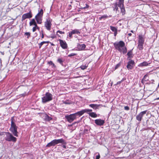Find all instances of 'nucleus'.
Returning <instances> with one entry per match:
<instances>
[{"label":"nucleus","instance_id":"f8f14e48","mask_svg":"<svg viewBox=\"0 0 159 159\" xmlns=\"http://www.w3.org/2000/svg\"><path fill=\"white\" fill-rule=\"evenodd\" d=\"M58 41L59 42L60 46L62 49H66L67 48L68 45L66 42L65 40L59 39Z\"/></svg>","mask_w":159,"mask_h":159},{"label":"nucleus","instance_id":"79ce46f5","mask_svg":"<svg viewBox=\"0 0 159 159\" xmlns=\"http://www.w3.org/2000/svg\"><path fill=\"white\" fill-rule=\"evenodd\" d=\"M89 5H88V4H86V6L85 7H82L81 8L82 9H86L87 8H89Z\"/></svg>","mask_w":159,"mask_h":159},{"label":"nucleus","instance_id":"de8ad7c7","mask_svg":"<svg viewBox=\"0 0 159 159\" xmlns=\"http://www.w3.org/2000/svg\"><path fill=\"white\" fill-rule=\"evenodd\" d=\"M117 34V31H116L115 32H114V36L116 37V36Z\"/></svg>","mask_w":159,"mask_h":159},{"label":"nucleus","instance_id":"864d4df0","mask_svg":"<svg viewBox=\"0 0 159 159\" xmlns=\"http://www.w3.org/2000/svg\"><path fill=\"white\" fill-rule=\"evenodd\" d=\"M56 38V36H52L51 37V38H52V39H54V38Z\"/></svg>","mask_w":159,"mask_h":159},{"label":"nucleus","instance_id":"423d86ee","mask_svg":"<svg viewBox=\"0 0 159 159\" xmlns=\"http://www.w3.org/2000/svg\"><path fill=\"white\" fill-rule=\"evenodd\" d=\"M52 95L49 92L46 93L44 96L42 98V102L45 103L52 100Z\"/></svg>","mask_w":159,"mask_h":159},{"label":"nucleus","instance_id":"412c9836","mask_svg":"<svg viewBox=\"0 0 159 159\" xmlns=\"http://www.w3.org/2000/svg\"><path fill=\"white\" fill-rule=\"evenodd\" d=\"M144 43H140L138 42V47L139 50H142L143 48V44Z\"/></svg>","mask_w":159,"mask_h":159},{"label":"nucleus","instance_id":"7c9ffc66","mask_svg":"<svg viewBox=\"0 0 159 159\" xmlns=\"http://www.w3.org/2000/svg\"><path fill=\"white\" fill-rule=\"evenodd\" d=\"M57 61L62 66L63 65V61L62 58H58L57 59Z\"/></svg>","mask_w":159,"mask_h":159},{"label":"nucleus","instance_id":"39448f33","mask_svg":"<svg viewBox=\"0 0 159 159\" xmlns=\"http://www.w3.org/2000/svg\"><path fill=\"white\" fill-rule=\"evenodd\" d=\"M6 136L5 138V140L6 141L10 142L12 141L14 142H16V138L14 137L13 135L9 132H5Z\"/></svg>","mask_w":159,"mask_h":159},{"label":"nucleus","instance_id":"20e7f679","mask_svg":"<svg viewBox=\"0 0 159 159\" xmlns=\"http://www.w3.org/2000/svg\"><path fill=\"white\" fill-rule=\"evenodd\" d=\"M43 13V10L41 9L35 16V18L38 24H41L42 23Z\"/></svg>","mask_w":159,"mask_h":159},{"label":"nucleus","instance_id":"9d476101","mask_svg":"<svg viewBox=\"0 0 159 159\" xmlns=\"http://www.w3.org/2000/svg\"><path fill=\"white\" fill-rule=\"evenodd\" d=\"M147 111H141L136 116V120L139 122H140L143 118L144 115L146 113Z\"/></svg>","mask_w":159,"mask_h":159},{"label":"nucleus","instance_id":"aec40b11","mask_svg":"<svg viewBox=\"0 0 159 159\" xmlns=\"http://www.w3.org/2000/svg\"><path fill=\"white\" fill-rule=\"evenodd\" d=\"M133 49H132L128 52L127 54V55L128 56V58L133 57Z\"/></svg>","mask_w":159,"mask_h":159},{"label":"nucleus","instance_id":"72a5a7b5","mask_svg":"<svg viewBox=\"0 0 159 159\" xmlns=\"http://www.w3.org/2000/svg\"><path fill=\"white\" fill-rule=\"evenodd\" d=\"M88 66H86V65H82L80 66V68L82 70H84L85 69H86L87 67H88Z\"/></svg>","mask_w":159,"mask_h":159},{"label":"nucleus","instance_id":"e433bc0d","mask_svg":"<svg viewBox=\"0 0 159 159\" xmlns=\"http://www.w3.org/2000/svg\"><path fill=\"white\" fill-rule=\"evenodd\" d=\"M77 55V54L76 53H70V54H69L68 55V56L69 57H72V56H76Z\"/></svg>","mask_w":159,"mask_h":159},{"label":"nucleus","instance_id":"603ef678","mask_svg":"<svg viewBox=\"0 0 159 159\" xmlns=\"http://www.w3.org/2000/svg\"><path fill=\"white\" fill-rule=\"evenodd\" d=\"M128 35L129 36H131L132 35V34L130 33L128 34Z\"/></svg>","mask_w":159,"mask_h":159},{"label":"nucleus","instance_id":"4c0bfd02","mask_svg":"<svg viewBox=\"0 0 159 159\" xmlns=\"http://www.w3.org/2000/svg\"><path fill=\"white\" fill-rule=\"evenodd\" d=\"M120 66V63H119L118 64H116V66L115 67V70H116Z\"/></svg>","mask_w":159,"mask_h":159},{"label":"nucleus","instance_id":"4468645a","mask_svg":"<svg viewBox=\"0 0 159 159\" xmlns=\"http://www.w3.org/2000/svg\"><path fill=\"white\" fill-rule=\"evenodd\" d=\"M95 123L97 125L102 126L104 124L105 121L100 119L95 120Z\"/></svg>","mask_w":159,"mask_h":159},{"label":"nucleus","instance_id":"58836bf2","mask_svg":"<svg viewBox=\"0 0 159 159\" xmlns=\"http://www.w3.org/2000/svg\"><path fill=\"white\" fill-rule=\"evenodd\" d=\"M37 24V23L36 24H35L34 25V27L36 28V29H37V30H39L40 28H39V27L38 26Z\"/></svg>","mask_w":159,"mask_h":159},{"label":"nucleus","instance_id":"ddd939ff","mask_svg":"<svg viewBox=\"0 0 159 159\" xmlns=\"http://www.w3.org/2000/svg\"><path fill=\"white\" fill-rule=\"evenodd\" d=\"M68 34V36L69 37H70V38H71L72 37V35L73 34H80V32L78 30L75 29L72 30L70 32H69Z\"/></svg>","mask_w":159,"mask_h":159},{"label":"nucleus","instance_id":"c03bdc74","mask_svg":"<svg viewBox=\"0 0 159 159\" xmlns=\"http://www.w3.org/2000/svg\"><path fill=\"white\" fill-rule=\"evenodd\" d=\"M124 80L122 79L120 81H118L116 83V85L120 84Z\"/></svg>","mask_w":159,"mask_h":159},{"label":"nucleus","instance_id":"13d9d810","mask_svg":"<svg viewBox=\"0 0 159 159\" xmlns=\"http://www.w3.org/2000/svg\"><path fill=\"white\" fill-rule=\"evenodd\" d=\"M158 87H159V83H158Z\"/></svg>","mask_w":159,"mask_h":159},{"label":"nucleus","instance_id":"393cba45","mask_svg":"<svg viewBox=\"0 0 159 159\" xmlns=\"http://www.w3.org/2000/svg\"><path fill=\"white\" fill-rule=\"evenodd\" d=\"M121 9V12L122 15H124L125 13V9L124 6L120 7Z\"/></svg>","mask_w":159,"mask_h":159},{"label":"nucleus","instance_id":"f3484780","mask_svg":"<svg viewBox=\"0 0 159 159\" xmlns=\"http://www.w3.org/2000/svg\"><path fill=\"white\" fill-rule=\"evenodd\" d=\"M84 112L83 110H82L80 111H78L76 113H74V115L75 116L76 118L77 116H78L79 117H80L83 115L84 114Z\"/></svg>","mask_w":159,"mask_h":159},{"label":"nucleus","instance_id":"0eeeda50","mask_svg":"<svg viewBox=\"0 0 159 159\" xmlns=\"http://www.w3.org/2000/svg\"><path fill=\"white\" fill-rule=\"evenodd\" d=\"M52 19L49 17L47 18L44 22V26L48 31H50L51 30L52 22Z\"/></svg>","mask_w":159,"mask_h":159},{"label":"nucleus","instance_id":"7ed1b4c3","mask_svg":"<svg viewBox=\"0 0 159 159\" xmlns=\"http://www.w3.org/2000/svg\"><path fill=\"white\" fill-rule=\"evenodd\" d=\"M59 143L66 144V142L63 139H55L52 141L48 143L46 145V147H50L52 146H55L56 145Z\"/></svg>","mask_w":159,"mask_h":159},{"label":"nucleus","instance_id":"4be33fe9","mask_svg":"<svg viewBox=\"0 0 159 159\" xmlns=\"http://www.w3.org/2000/svg\"><path fill=\"white\" fill-rule=\"evenodd\" d=\"M119 2L118 3V7H120L124 6V0H119Z\"/></svg>","mask_w":159,"mask_h":159},{"label":"nucleus","instance_id":"a18cd8bd","mask_svg":"<svg viewBox=\"0 0 159 159\" xmlns=\"http://www.w3.org/2000/svg\"><path fill=\"white\" fill-rule=\"evenodd\" d=\"M37 30V29H36V28L33 27L32 28V31L33 32H34L36 30Z\"/></svg>","mask_w":159,"mask_h":159},{"label":"nucleus","instance_id":"49530a36","mask_svg":"<svg viewBox=\"0 0 159 159\" xmlns=\"http://www.w3.org/2000/svg\"><path fill=\"white\" fill-rule=\"evenodd\" d=\"M100 154H99L98 155L96 156V159H99L100 158Z\"/></svg>","mask_w":159,"mask_h":159},{"label":"nucleus","instance_id":"dca6fc26","mask_svg":"<svg viewBox=\"0 0 159 159\" xmlns=\"http://www.w3.org/2000/svg\"><path fill=\"white\" fill-rule=\"evenodd\" d=\"M145 38L144 35L142 34H140L138 36V43H142L144 42Z\"/></svg>","mask_w":159,"mask_h":159},{"label":"nucleus","instance_id":"cd10ccee","mask_svg":"<svg viewBox=\"0 0 159 159\" xmlns=\"http://www.w3.org/2000/svg\"><path fill=\"white\" fill-rule=\"evenodd\" d=\"M148 64L147 61H143L142 63H141L140 64L139 66H148Z\"/></svg>","mask_w":159,"mask_h":159},{"label":"nucleus","instance_id":"8fccbe9b","mask_svg":"<svg viewBox=\"0 0 159 159\" xmlns=\"http://www.w3.org/2000/svg\"><path fill=\"white\" fill-rule=\"evenodd\" d=\"M42 36H41V39H42L43 38H44V35L42 33L41 34Z\"/></svg>","mask_w":159,"mask_h":159},{"label":"nucleus","instance_id":"1a4fd4ad","mask_svg":"<svg viewBox=\"0 0 159 159\" xmlns=\"http://www.w3.org/2000/svg\"><path fill=\"white\" fill-rule=\"evenodd\" d=\"M65 118L69 123H71L76 119L75 116L74 114L65 116Z\"/></svg>","mask_w":159,"mask_h":159},{"label":"nucleus","instance_id":"3c124183","mask_svg":"<svg viewBox=\"0 0 159 159\" xmlns=\"http://www.w3.org/2000/svg\"><path fill=\"white\" fill-rule=\"evenodd\" d=\"M62 147L64 148H66V145H63L62 146Z\"/></svg>","mask_w":159,"mask_h":159},{"label":"nucleus","instance_id":"c85d7f7f","mask_svg":"<svg viewBox=\"0 0 159 159\" xmlns=\"http://www.w3.org/2000/svg\"><path fill=\"white\" fill-rule=\"evenodd\" d=\"M118 5L117 2H116L114 4V7L113 10L114 11H117L118 10Z\"/></svg>","mask_w":159,"mask_h":159},{"label":"nucleus","instance_id":"f03ea898","mask_svg":"<svg viewBox=\"0 0 159 159\" xmlns=\"http://www.w3.org/2000/svg\"><path fill=\"white\" fill-rule=\"evenodd\" d=\"M11 120V122L10 130L15 136L18 137V132L17 130L18 127L15 123L14 117V116L12 117Z\"/></svg>","mask_w":159,"mask_h":159},{"label":"nucleus","instance_id":"6e6d98bb","mask_svg":"<svg viewBox=\"0 0 159 159\" xmlns=\"http://www.w3.org/2000/svg\"><path fill=\"white\" fill-rule=\"evenodd\" d=\"M131 32L132 33H134V31H133V30H131Z\"/></svg>","mask_w":159,"mask_h":159},{"label":"nucleus","instance_id":"a19ab883","mask_svg":"<svg viewBox=\"0 0 159 159\" xmlns=\"http://www.w3.org/2000/svg\"><path fill=\"white\" fill-rule=\"evenodd\" d=\"M47 119L49 121L51 120H52V118L50 117H49V116H47Z\"/></svg>","mask_w":159,"mask_h":159},{"label":"nucleus","instance_id":"2f4dec72","mask_svg":"<svg viewBox=\"0 0 159 159\" xmlns=\"http://www.w3.org/2000/svg\"><path fill=\"white\" fill-rule=\"evenodd\" d=\"M84 113H87L88 114H89V113H89V112H91L92 111V109H85L83 110Z\"/></svg>","mask_w":159,"mask_h":159},{"label":"nucleus","instance_id":"2eb2a0df","mask_svg":"<svg viewBox=\"0 0 159 159\" xmlns=\"http://www.w3.org/2000/svg\"><path fill=\"white\" fill-rule=\"evenodd\" d=\"M89 106L93 108L94 110H96L98 109V107L100 106H102V104H91L89 105Z\"/></svg>","mask_w":159,"mask_h":159},{"label":"nucleus","instance_id":"b1692460","mask_svg":"<svg viewBox=\"0 0 159 159\" xmlns=\"http://www.w3.org/2000/svg\"><path fill=\"white\" fill-rule=\"evenodd\" d=\"M37 22L35 21L34 19H33L30 22L29 24L30 26H32L34 25Z\"/></svg>","mask_w":159,"mask_h":159},{"label":"nucleus","instance_id":"a878e982","mask_svg":"<svg viewBox=\"0 0 159 159\" xmlns=\"http://www.w3.org/2000/svg\"><path fill=\"white\" fill-rule=\"evenodd\" d=\"M89 115L92 117L96 118L97 117V114L95 112H92L89 113Z\"/></svg>","mask_w":159,"mask_h":159},{"label":"nucleus","instance_id":"a211bd4d","mask_svg":"<svg viewBox=\"0 0 159 159\" xmlns=\"http://www.w3.org/2000/svg\"><path fill=\"white\" fill-rule=\"evenodd\" d=\"M78 48L79 50H84L86 48V45L84 44H79L78 46Z\"/></svg>","mask_w":159,"mask_h":159},{"label":"nucleus","instance_id":"c756f323","mask_svg":"<svg viewBox=\"0 0 159 159\" xmlns=\"http://www.w3.org/2000/svg\"><path fill=\"white\" fill-rule=\"evenodd\" d=\"M110 29L113 32L117 31V27L111 26L110 27Z\"/></svg>","mask_w":159,"mask_h":159},{"label":"nucleus","instance_id":"473e14b6","mask_svg":"<svg viewBox=\"0 0 159 159\" xmlns=\"http://www.w3.org/2000/svg\"><path fill=\"white\" fill-rule=\"evenodd\" d=\"M108 17V16L107 15H104L102 16H101V17H99V20H101L102 19H105L107 18Z\"/></svg>","mask_w":159,"mask_h":159},{"label":"nucleus","instance_id":"09e8293b","mask_svg":"<svg viewBox=\"0 0 159 159\" xmlns=\"http://www.w3.org/2000/svg\"><path fill=\"white\" fill-rule=\"evenodd\" d=\"M5 132H0V136H2V135H3V133H5Z\"/></svg>","mask_w":159,"mask_h":159},{"label":"nucleus","instance_id":"f704fd0d","mask_svg":"<svg viewBox=\"0 0 159 159\" xmlns=\"http://www.w3.org/2000/svg\"><path fill=\"white\" fill-rule=\"evenodd\" d=\"M25 35L27 36V38L29 39L30 37V33L29 32L25 33Z\"/></svg>","mask_w":159,"mask_h":159},{"label":"nucleus","instance_id":"bb28decb","mask_svg":"<svg viewBox=\"0 0 159 159\" xmlns=\"http://www.w3.org/2000/svg\"><path fill=\"white\" fill-rule=\"evenodd\" d=\"M49 43V42L48 41H43V42H41L39 44V48H41V47L42 46V45H43V44H44V43Z\"/></svg>","mask_w":159,"mask_h":159},{"label":"nucleus","instance_id":"5701e85b","mask_svg":"<svg viewBox=\"0 0 159 159\" xmlns=\"http://www.w3.org/2000/svg\"><path fill=\"white\" fill-rule=\"evenodd\" d=\"M48 64L50 65H51L52 67L53 68H55L56 67V66L55 65V64L52 61H48Z\"/></svg>","mask_w":159,"mask_h":159},{"label":"nucleus","instance_id":"f257e3e1","mask_svg":"<svg viewBox=\"0 0 159 159\" xmlns=\"http://www.w3.org/2000/svg\"><path fill=\"white\" fill-rule=\"evenodd\" d=\"M113 45L115 49L123 54H125L127 52V48L125 46V43L123 41H120L114 43Z\"/></svg>","mask_w":159,"mask_h":159},{"label":"nucleus","instance_id":"4d7b16f0","mask_svg":"<svg viewBox=\"0 0 159 159\" xmlns=\"http://www.w3.org/2000/svg\"><path fill=\"white\" fill-rule=\"evenodd\" d=\"M156 99H157V100H159V98H157Z\"/></svg>","mask_w":159,"mask_h":159},{"label":"nucleus","instance_id":"37998d69","mask_svg":"<svg viewBox=\"0 0 159 159\" xmlns=\"http://www.w3.org/2000/svg\"><path fill=\"white\" fill-rule=\"evenodd\" d=\"M26 95V93H24L21 94H20V95L21 97H24Z\"/></svg>","mask_w":159,"mask_h":159},{"label":"nucleus","instance_id":"c9c22d12","mask_svg":"<svg viewBox=\"0 0 159 159\" xmlns=\"http://www.w3.org/2000/svg\"><path fill=\"white\" fill-rule=\"evenodd\" d=\"M59 33L60 34H65V33L64 32H62L61 31H60V30H58L57 32V34H56L57 35H58L59 36H60L58 34H57V33Z\"/></svg>","mask_w":159,"mask_h":159},{"label":"nucleus","instance_id":"ea45409f","mask_svg":"<svg viewBox=\"0 0 159 159\" xmlns=\"http://www.w3.org/2000/svg\"><path fill=\"white\" fill-rule=\"evenodd\" d=\"M124 109L125 110L128 111L129 110V108L128 106H126L125 107Z\"/></svg>","mask_w":159,"mask_h":159},{"label":"nucleus","instance_id":"6e6552de","mask_svg":"<svg viewBox=\"0 0 159 159\" xmlns=\"http://www.w3.org/2000/svg\"><path fill=\"white\" fill-rule=\"evenodd\" d=\"M32 17V14L31 11H29L28 13L23 14L21 17V21H22L26 19H30Z\"/></svg>","mask_w":159,"mask_h":159},{"label":"nucleus","instance_id":"9b49d317","mask_svg":"<svg viewBox=\"0 0 159 159\" xmlns=\"http://www.w3.org/2000/svg\"><path fill=\"white\" fill-rule=\"evenodd\" d=\"M127 63V65L126 66V67L129 70H132L134 67L135 65V62L134 61L132 60H130Z\"/></svg>","mask_w":159,"mask_h":159},{"label":"nucleus","instance_id":"6ab92c4d","mask_svg":"<svg viewBox=\"0 0 159 159\" xmlns=\"http://www.w3.org/2000/svg\"><path fill=\"white\" fill-rule=\"evenodd\" d=\"M149 80V77L147 75H145L143 77V79L141 80V83L144 84L145 81H148Z\"/></svg>","mask_w":159,"mask_h":159},{"label":"nucleus","instance_id":"5fc2aeb1","mask_svg":"<svg viewBox=\"0 0 159 159\" xmlns=\"http://www.w3.org/2000/svg\"><path fill=\"white\" fill-rule=\"evenodd\" d=\"M49 43H50L51 44V45L52 46H54V45L53 43H51L50 42Z\"/></svg>","mask_w":159,"mask_h":159}]
</instances>
